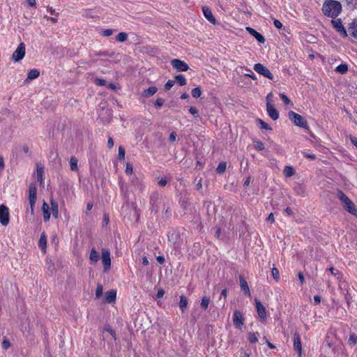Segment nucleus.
I'll return each instance as SVG.
<instances>
[{
    "instance_id": "obj_1",
    "label": "nucleus",
    "mask_w": 357,
    "mask_h": 357,
    "mask_svg": "<svg viewBox=\"0 0 357 357\" xmlns=\"http://www.w3.org/2000/svg\"><path fill=\"white\" fill-rule=\"evenodd\" d=\"M342 6L336 0H325L321 8L323 14L331 18H336L342 12Z\"/></svg>"
},
{
    "instance_id": "obj_2",
    "label": "nucleus",
    "mask_w": 357,
    "mask_h": 357,
    "mask_svg": "<svg viewBox=\"0 0 357 357\" xmlns=\"http://www.w3.org/2000/svg\"><path fill=\"white\" fill-rule=\"evenodd\" d=\"M337 196L343 204L344 208L352 215H357V208L351 199L342 191L338 192Z\"/></svg>"
},
{
    "instance_id": "obj_3",
    "label": "nucleus",
    "mask_w": 357,
    "mask_h": 357,
    "mask_svg": "<svg viewBox=\"0 0 357 357\" xmlns=\"http://www.w3.org/2000/svg\"><path fill=\"white\" fill-rule=\"evenodd\" d=\"M289 119L297 126L303 128H307L308 125L307 121L300 114L290 111L288 113Z\"/></svg>"
},
{
    "instance_id": "obj_4",
    "label": "nucleus",
    "mask_w": 357,
    "mask_h": 357,
    "mask_svg": "<svg viewBox=\"0 0 357 357\" xmlns=\"http://www.w3.org/2000/svg\"><path fill=\"white\" fill-rule=\"evenodd\" d=\"M37 188L35 184L31 183L29 187V202L30 204V212L33 215L36 202Z\"/></svg>"
},
{
    "instance_id": "obj_5",
    "label": "nucleus",
    "mask_w": 357,
    "mask_h": 357,
    "mask_svg": "<svg viewBox=\"0 0 357 357\" xmlns=\"http://www.w3.org/2000/svg\"><path fill=\"white\" fill-rule=\"evenodd\" d=\"M331 24L333 25V27L335 29L337 32H338L340 34V36H342L344 38L347 37L348 34L347 30L343 26L341 19L333 18V20H331Z\"/></svg>"
},
{
    "instance_id": "obj_6",
    "label": "nucleus",
    "mask_w": 357,
    "mask_h": 357,
    "mask_svg": "<svg viewBox=\"0 0 357 357\" xmlns=\"http://www.w3.org/2000/svg\"><path fill=\"white\" fill-rule=\"evenodd\" d=\"M101 260L105 271H107L111 267V257L110 252L107 249H102L101 251Z\"/></svg>"
},
{
    "instance_id": "obj_7",
    "label": "nucleus",
    "mask_w": 357,
    "mask_h": 357,
    "mask_svg": "<svg viewBox=\"0 0 357 357\" xmlns=\"http://www.w3.org/2000/svg\"><path fill=\"white\" fill-rule=\"evenodd\" d=\"M10 215L7 206L3 204L0 205V223L3 226H7L9 223Z\"/></svg>"
},
{
    "instance_id": "obj_8",
    "label": "nucleus",
    "mask_w": 357,
    "mask_h": 357,
    "mask_svg": "<svg viewBox=\"0 0 357 357\" xmlns=\"http://www.w3.org/2000/svg\"><path fill=\"white\" fill-rule=\"evenodd\" d=\"M254 70L259 74L262 75L265 77L273 79V75L271 73V71L263 64L261 63H256L254 66Z\"/></svg>"
},
{
    "instance_id": "obj_9",
    "label": "nucleus",
    "mask_w": 357,
    "mask_h": 357,
    "mask_svg": "<svg viewBox=\"0 0 357 357\" xmlns=\"http://www.w3.org/2000/svg\"><path fill=\"white\" fill-rule=\"evenodd\" d=\"M172 66L179 72H185L189 69L188 65L183 61L174 59L171 61Z\"/></svg>"
},
{
    "instance_id": "obj_10",
    "label": "nucleus",
    "mask_w": 357,
    "mask_h": 357,
    "mask_svg": "<svg viewBox=\"0 0 357 357\" xmlns=\"http://www.w3.org/2000/svg\"><path fill=\"white\" fill-rule=\"evenodd\" d=\"M25 55V45L23 43H21L14 51L13 54V59L15 61H19L22 60Z\"/></svg>"
},
{
    "instance_id": "obj_11",
    "label": "nucleus",
    "mask_w": 357,
    "mask_h": 357,
    "mask_svg": "<svg viewBox=\"0 0 357 357\" xmlns=\"http://www.w3.org/2000/svg\"><path fill=\"white\" fill-rule=\"evenodd\" d=\"M255 307L258 317L261 319V321H265L267 317L266 310L265 307L257 299H255Z\"/></svg>"
},
{
    "instance_id": "obj_12",
    "label": "nucleus",
    "mask_w": 357,
    "mask_h": 357,
    "mask_svg": "<svg viewBox=\"0 0 357 357\" xmlns=\"http://www.w3.org/2000/svg\"><path fill=\"white\" fill-rule=\"evenodd\" d=\"M233 322L236 328L241 329L243 326V314L239 310H235L233 314Z\"/></svg>"
},
{
    "instance_id": "obj_13",
    "label": "nucleus",
    "mask_w": 357,
    "mask_h": 357,
    "mask_svg": "<svg viewBox=\"0 0 357 357\" xmlns=\"http://www.w3.org/2000/svg\"><path fill=\"white\" fill-rule=\"evenodd\" d=\"M266 111L268 116L273 121H276L277 119H278L279 113L272 103L267 104Z\"/></svg>"
},
{
    "instance_id": "obj_14",
    "label": "nucleus",
    "mask_w": 357,
    "mask_h": 357,
    "mask_svg": "<svg viewBox=\"0 0 357 357\" xmlns=\"http://www.w3.org/2000/svg\"><path fill=\"white\" fill-rule=\"evenodd\" d=\"M202 12L206 19L211 23L215 24L216 22L215 18L213 16L211 10L207 6H202Z\"/></svg>"
},
{
    "instance_id": "obj_15",
    "label": "nucleus",
    "mask_w": 357,
    "mask_h": 357,
    "mask_svg": "<svg viewBox=\"0 0 357 357\" xmlns=\"http://www.w3.org/2000/svg\"><path fill=\"white\" fill-rule=\"evenodd\" d=\"M247 31L252 35L253 37L255 38V39L260 43H264L265 38L259 32H257L256 30L251 27H246Z\"/></svg>"
},
{
    "instance_id": "obj_16",
    "label": "nucleus",
    "mask_w": 357,
    "mask_h": 357,
    "mask_svg": "<svg viewBox=\"0 0 357 357\" xmlns=\"http://www.w3.org/2000/svg\"><path fill=\"white\" fill-rule=\"evenodd\" d=\"M294 347L295 350L299 354V355H301L302 351V345L300 335L297 333H294Z\"/></svg>"
},
{
    "instance_id": "obj_17",
    "label": "nucleus",
    "mask_w": 357,
    "mask_h": 357,
    "mask_svg": "<svg viewBox=\"0 0 357 357\" xmlns=\"http://www.w3.org/2000/svg\"><path fill=\"white\" fill-rule=\"evenodd\" d=\"M116 291L114 290H111L107 291L105 295V301L108 303H114L116 300Z\"/></svg>"
},
{
    "instance_id": "obj_18",
    "label": "nucleus",
    "mask_w": 357,
    "mask_h": 357,
    "mask_svg": "<svg viewBox=\"0 0 357 357\" xmlns=\"http://www.w3.org/2000/svg\"><path fill=\"white\" fill-rule=\"evenodd\" d=\"M99 260V254L96 250L93 248L89 253V261L91 264H96Z\"/></svg>"
},
{
    "instance_id": "obj_19",
    "label": "nucleus",
    "mask_w": 357,
    "mask_h": 357,
    "mask_svg": "<svg viewBox=\"0 0 357 357\" xmlns=\"http://www.w3.org/2000/svg\"><path fill=\"white\" fill-rule=\"evenodd\" d=\"M42 212H43L44 220L45 222L48 221L50 218L51 214L50 212L49 205L45 202H44L42 205Z\"/></svg>"
},
{
    "instance_id": "obj_20",
    "label": "nucleus",
    "mask_w": 357,
    "mask_h": 357,
    "mask_svg": "<svg viewBox=\"0 0 357 357\" xmlns=\"http://www.w3.org/2000/svg\"><path fill=\"white\" fill-rule=\"evenodd\" d=\"M50 205H51V211L52 215L54 218H57L59 217V205L56 202H55L54 199L50 200Z\"/></svg>"
},
{
    "instance_id": "obj_21",
    "label": "nucleus",
    "mask_w": 357,
    "mask_h": 357,
    "mask_svg": "<svg viewBox=\"0 0 357 357\" xmlns=\"http://www.w3.org/2000/svg\"><path fill=\"white\" fill-rule=\"evenodd\" d=\"M240 286L241 289L245 292V294H246L248 296H250L251 293L248 282L243 278H240Z\"/></svg>"
},
{
    "instance_id": "obj_22",
    "label": "nucleus",
    "mask_w": 357,
    "mask_h": 357,
    "mask_svg": "<svg viewBox=\"0 0 357 357\" xmlns=\"http://www.w3.org/2000/svg\"><path fill=\"white\" fill-rule=\"evenodd\" d=\"M349 29L350 31L351 35L357 40V20H354L349 24Z\"/></svg>"
},
{
    "instance_id": "obj_23",
    "label": "nucleus",
    "mask_w": 357,
    "mask_h": 357,
    "mask_svg": "<svg viewBox=\"0 0 357 357\" xmlns=\"http://www.w3.org/2000/svg\"><path fill=\"white\" fill-rule=\"evenodd\" d=\"M188 304V298L184 296L181 295L180 296V301H179V307L182 312H184L185 309L187 308Z\"/></svg>"
},
{
    "instance_id": "obj_24",
    "label": "nucleus",
    "mask_w": 357,
    "mask_h": 357,
    "mask_svg": "<svg viewBox=\"0 0 357 357\" xmlns=\"http://www.w3.org/2000/svg\"><path fill=\"white\" fill-rule=\"evenodd\" d=\"M47 246V237L45 234V233L41 234L39 242H38V247L42 250L45 251Z\"/></svg>"
},
{
    "instance_id": "obj_25",
    "label": "nucleus",
    "mask_w": 357,
    "mask_h": 357,
    "mask_svg": "<svg viewBox=\"0 0 357 357\" xmlns=\"http://www.w3.org/2000/svg\"><path fill=\"white\" fill-rule=\"evenodd\" d=\"M158 91V89L156 86H150L147 89L144 90L143 92V96L144 97H151L153 96Z\"/></svg>"
},
{
    "instance_id": "obj_26",
    "label": "nucleus",
    "mask_w": 357,
    "mask_h": 357,
    "mask_svg": "<svg viewBox=\"0 0 357 357\" xmlns=\"http://www.w3.org/2000/svg\"><path fill=\"white\" fill-rule=\"evenodd\" d=\"M40 72L37 69H31L27 74V79L32 80L39 77Z\"/></svg>"
},
{
    "instance_id": "obj_27",
    "label": "nucleus",
    "mask_w": 357,
    "mask_h": 357,
    "mask_svg": "<svg viewBox=\"0 0 357 357\" xmlns=\"http://www.w3.org/2000/svg\"><path fill=\"white\" fill-rule=\"evenodd\" d=\"M259 337V333H249L248 335V341L252 344L257 342Z\"/></svg>"
},
{
    "instance_id": "obj_28",
    "label": "nucleus",
    "mask_w": 357,
    "mask_h": 357,
    "mask_svg": "<svg viewBox=\"0 0 357 357\" xmlns=\"http://www.w3.org/2000/svg\"><path fill=\"white\" fill-rule=\"evenodd\" d=\"M209 303H210V298L207 296H203L202 298L200 307L202 309L206 310L208 309Z\"/></svg>"
},
{
    "instance_id": "obj_29",
    "label": "nucleus",
    "mask_w": 357,
    "mask_h": 357,
    "mask_svg": "<svg viewBox=\"0 0 357 357\" xmlns=\"http://www.w3.org/2000/svg\"><path fill=\"white\" fill-rule=\"evenodd\" d=\"M70 167L72 171L76 172L78 170L77 159L74 156L70 159Z\"/></svg>"
},
{
    "instance_id": "obj_30",
    "label": "nucleus",
    "mask_w": 357,
    "mask_h": 357,
    "mask_svg": "<svg viewBox=\"0 0 357 357\" xmlns=\"http://www.w3.org/2000/svg\"><path fill=\"white\" fill-rule=\"evenodd\" d=\"M295 174V170L291 166H285L284 169V174L286 177H291Z\"/></svg>"
},
{
    "instance_id": "obj_31",
    "label": "nucleus",
    "mask_w": 357,
    "mask_h": 357,
    "mask_svg": "<svg viewBox=\"0 0 357 357\" xmlns=\"http://www.w3.org/2000/svg\"><path fill=\"white\" fill-rule=\"evenodd\" d=\"M348 70V66L346 63H341L340 65L337 66L335 68V71L337 73L344 74Z\"/></svg>"
},
{
    "instance_id": "obj_32",
    "label": "nucleus",
    "mask_w": 357,
    "mask_h": 357,
    "mask_svg": "<svg viewBox=\"0 0 357 357\" xmlns=\"http://www.w3.org/2000/svg\"><path fill=\"white\" fill-rule=\"evenodd\" d=\"M175 79L180 86H185L187 83L186 79L183 75H176Z\"/></svg>"
},
{
    "instance_id": "obj_33",
    "label": "nucleus",
    "mask_w": 357,
    "mask_h": 357,
    "mask_svg": "<svg viewBox=\"0 0 357 357\" xmlns=\"http://www.w3.org/2000/svg\"><path fill=\"white\" fill-rule=\"evenodd\" d=\"M257 123H258L259 126L261 129L268 130H272L271 127L267 123H266L265 121H264L263 120H261L260 119H257Z\"/></svg>"
},
{
    "instance_id": "obj_34",
    "label": "nucleus",
    "mask_w": 357,
    "mask_h": 357,
    "mask_svg": "<svg viewBox=\"0 0 357 357\" xmlns=\"http://www.w3.org/2000/svg\"><path fill=\"white\" fill-rule=\"evenodd\" d=\"M36 173H37V180L38 181H40V182H42L43 181V173H44V169L43 167H37V169H36Z\"/></svg>"
},
{
    "instance_id": "obj_35",
    "label": "nucleus",
    "mask_w": 357,
    "mask_h": 357,
    "mask_svg": "<svg viewBox=\"0 0 357 357\" xmlns=\"http://www.w3.org/2000/svg\"><path fill=\"white\" fill-rule=\"evenodd\" d=\"M116 38L119 42H124L128 39V34L125 32H121L116 36Z\"/></svg>"
},
{
    "instance_id": "obj_36",
    "label": "nucleus",
    "mask_w": 357,
    "mask_h": 357,
    "mask_svg": "<svg viewBox=\"0 0 357 357\" xmlns=\"http://www.w3.org/2000/svg\"><path fill=\"white\" fill-rule=\"evenodd\" d=\"M226 167H227L226 162H222L219 163V165H218V167L216 168L217 172L219 174L224 173L226 170Z\"/></svg>"
},
{
    "instance_id": "obj_37",
    "label": "nucleus",
    "mask_w": 357,
    "mask_h": 357,
    "mask_svg": "<svg viewBox=\"0 0 357 357\" xmlns=\"http://www.w3.org/2000/svg\"><path fill=\"white\" fill-rule=\"evenodd\" d=\"M202 95V91L199 87H196L192 90V96L195 98H198Z\"/></svg>"
},
{
    "instance_id": "obj_38",
    "label": "nucleus",
    "mask_w": 357,
    "mask_h": 357,
    "mask_svg": "<svg viewBox=\"0 0 357 357\" xmlns=\"http://www.w3.org/2000/svg\"><path fill=\"white\" fill-rule=\"evenodd\" d=\"M254 147L257 151H263L265 149L264 144L259 140L255 141Z\"/></svg>"
},
{
    "instance_id": "obj_39",
    "label": "nucleus",
    "mask_w": 357,
    "mask_h": 357,
    "mask_svg": "<svg viewBox=\"0 0 357 357\" xmlns=\"http://www.w3.org/2000/svg\"><path fill=\"white\" fill-rule=\"evenodd\" d=\"M271 274L275 281H278L280 278V273L278 268H273L271 270Z\"/></svg>"
},
{
    "instance_id": "obj_40",
    "label": "nucleus",
    "mask_w": 357,
    "mask_h": 357,
    "mask_svg": "<svg viewBox=\"0 0 357 357\" xmlns=\"http://www.w3.org/2000/svg\"><path fill=\"white\" fill-rule=\"evenodd\" d=\"M348 342L349 344L354 345L357 342V336L354 334H351L349 336Z\"/></svg>"
},
{
    "instance_id": "obj_41",
    "label": "nucleus",
    "mask_w": 357,
    "mask_h": 357,
    "mask_svg": "<svg viewBox=\"0 0 357 357\" xmlns=\"http://www.w3.org/2000/svg\"><path fill=\"white\" fill-rule=\"evenodd\" d=\"M118 157L120 160H123L125 158V150L121 146L119 147Z\"/></svg>"
},
{
    "instance_id": "obj_42",
    "label": "nucleus",
    "mask_w": 357,
    "mask_h": 357,
    "mask_svg": "<svg viewBox=\"0 0 357 357\" xmlns=\"http://www.w3.org/2000/svg\"><path fill=\"white\" fill-rule=\"evenodd\" d=\"M164 102H165L164 99H162L161 98H158L155 100L154 105L156 107L160 108L163 105Z\"/></svg>"
},
{
    "instance_id": "obj_43",
    "label": "nucleus",
    "mask_w": 357,
    "mask_h": 357,
    "mask_svg": "<svg viewBox=\"0 0 357 357\" xmlns=\"http://www.w3.org/2000/svg\"><path fill=\"white\" fill-rule=\"evenodd\" d=\"M113 32H114L113 29H104L101 31V35L107 37V36H111L113 33Z\"/></svg>"
},
{
    "instance_id": "obj_44",
    "label": "nucleus",
    "mask_w": 357,
    "mask_h": 357,
    "mask_svg": "<svg viewBox=\"0 0 357 357\" xmlns=\"http://www.w3.org/2000/svg\"><path fill=\"white\" fill-rule=\"evenodd\" d=\"M280 98L283 100L284 104L289 105L291 103L290 99L284 93H280Z\"/></svg>"
},
{
    "instance_id": "obj_45",
    "label": "nucleus",
    "mask_w": 357,
    "mask_h": 357,
    "mask_svg": "<svg viewBox=\"0 0 357 357\" xmlns=\"http://www.w3.org/2000/svg\"><path fill=\"white\" fill-rule=\"evenodd\" d=\"M94 82L96 85H98V86H105L106 84V81L105 79H100V78H96L94 80Z\"/></svg>"
},
{
    "instance_id": "obj_46",
    "label": "nucleus",
    "mask_w": 357,
    "mask_h": 357,
    "mask_svg": "<svg viewBox=\"0 0 357 357\" xmlns=\"http://www.w3.org/2000/svg\"><path fill=\"white\" fill-rule=\"evenodd\" d=\"M102 294V287L100 285H98L96 290V296L97 298H100Z\"/></svg>"
},
{
    "instance_id": "obj_47",
    "label": "nucleus",
    "mask_w": 357,
    "mask_h": 357,
    "mask_svg": "<svg viewBox=\"0 0 357 357\" xmlns=\"http://www.w3.org/2000/svg\"><path fill=\"white\" fill-rule=\"evenodd\" d=\"M174 84V82L172 80H168L166 84H165V90L168 91L169 90Z\"/></svg>"
},
{
    "instance_id": "obj_48",
    "label": "nucleus",
    "mask_w": 357,
    "mask_h": 357,
    "mask_svg": "<svg viewBox=\"0 0 357 357\" xmlns=\"http://www.w3.org/2000/svg\"><path fill=\"white\" fill-rule=\"evenodd\" d=\"M303 155L306 158L310 159L312 160H314L316 159V155L314 154H310V153H307L306 152H303Z\"/></svg>"
},
{
    "instance_id": "obj_49",
    "label": "nucleus",
    "mask_w": 357,
    "mask_h": 357,
    "mask_svg": "<svg viewBox=\"0 0 357 357\" xmlns=\"http://www.w3.org/2000/svg\"><path fill=\"white\" fill-rule=\"evenodd\" d=\"M176 134L175 132H172L169 135V142H174L176 141Z\"/></svg>"
},
{
    "instance_id": "obj_50",
    "label": "nucleus",
    "mask_w": 357,
    "mask_h": 357,
    "mask_svg": "<svg viewBox=\"0 0 357 357\" xmlns=\"http://www.w3.org/2000/svg\"><path fill=\"white\" fill-rule=\"evenodd\" d=\"M273 24L277 29H281L282 27V22L278 20H275L273 21Z\"/></svg>"
},
{
    "instance_id": "obj_51",
    "label": "nucleus",
    "mask_w": 357,
    "mask_h": 357,
    "mask_svg": "<svg viewBox=\"0 0 357 357\" xmlns=\"http://www.w3.org/2000/svg\"><path fill=\"white\" fill-rule=\"evenodd\" d=\"M126 173L128 174H130L132 173V167L130 164H127L126 167Z\"/></svg>"
},
{
    "instance_id": "obj_52",
    "label": "nucleus",
    "mask_w": 357,
    "mask_h": 357,
    "mask_svg": "<svg viewBox=\"0 0 357 357\" xmlns=\"http://www.w3.org/2000/svg\"><path fill=\"white\" fill-rule=\"evenodd\" d=\"M329 271H330L331 273L333 275H334V276H338V275H339V274H340L339 271H338L337 270L335 269V268H333V267H331V268H329Z\"/></svg>"
},
{
    "instance_id": "obj_53",
    "label": "nucleus",
    "mask_w": 357,
    "mask_h": 357,
    "mask_svg": "<svg viewBox=\"0 0 357 357\" xmlns=\"http://www.w3.org/2000/svg\"><path fill=\"white\" fill-rule=\"evenodd\" d=\"M189 112H190L191 114H192V115L195 116V115H197V114H198V110L197 109V108H196V107H191L189 109Z\"/></svg>"
},
{
    "instance_id": "obj_54",
    "label": "nucleus",
    "mask_w": 357,
    "mask_h": 357,
    "mask_svg": "<svg viewBox=\"0 0 357 357\" xmlns=\"http://www.w3.org/2000/svg\"><path fill=\"white\" fill-rule=\"evenodd\" d=\"M158 185H160V186H165L166 184H167V180L164 178H161L159 181H158Z\"/></svg>"
},
{
    "instance_id": "obj_55",
    "label": "nucleus",
    "mask_w": 357,
    "mask_h": 357,
    "mask_svg": "<svg viewBox=\"0 0 357 357\" xmlns=\"http://www.w3.org/2000/svg\"><path fill=\"white\" fill-rule=\"evenodd\" d=\"M165 294V291L163 289H158L157 294H156V297L160 298H162L163 296Z\"/></svg>"
},
{
    "instance_id": "obj_56",
    "label": "nucleus",
    "mask_w": 357,
    "mask_h": 357,
    "mask_svg": "<svg viewBox=\"0 0 357 357\" xmlns=\"http://www.w3.org/2000/svg\"><path fill=\"white\" fill-rule=\"evenodd\" d=\"M113 146H114V141H113L112 138L111 137H109L107 140V146L109 149H111L113 147Z\"/></svg>"
},
{
    "instance_id": "obj_57",
    "label": "nucleus",
    "mask_w": 357,
    "mask_h": 357,
    "mask_svg": "<svg viewBox=\"0 0 357 357\" xmlns=\"http://www.w3.org/2000/svg\"><path fill=\"white\" fill-rule=\"evenodd\" d=\"M272 98H273V94L272 93H270L267 95L266 96V105L268 104V103H271L272 102Z\"/></svg>"
},
{
    "instance_id": "obj_58",
    "label": "nucleus",
    "mask_w": 357,
    "mask_h": 357,
    "mask_svg": "<svg viewBox=\"0 0 357 357\" xmlns=\"http://www.w3.org/2000/svg\"><path fill=\"white\" fill-rule=\"evenodd\" d=\"M26 3L30 7H34L36 4V0H27Z\"/></svg>"
},
{
    "instance_id": "obj_59",
    "label": "nucleus",
    "mask_w": 357,
    "mask_h": 357,
    "mask_svg": "<svg viewBox=\"0 0 357 357\" xmlns=\"http://www.w3.org/2000/svg\"><path fill=\"white\" fill-rule=\"evenodd\" d=\"M266 220L268 222H273L275 221L274 215H273V214L272 213H271L269 214V215L268 216Z\"/></svg>"
},
{
    "instance_id": "obj_60",
    "label": "nucleus",
    "mask_w": 357,
    "mask_h": 357,
    "mask_svg": "<svg viewBox=\"0 0 357 357\" xmlns=\"http://www.w3.org/2000/svg\"><path fill=\"white\" fill-rule=\"evenodd\" d=\"M2 346H3V347L4 349H8V348H9V347H10V342H9V341L6 340H3V342H2Z\"/></svg>"
},
{
    "instance_id": "obj_61",
    "label": "nucleus",
    "mask_w": 357,
    "mask_h": 357,
    "mask_svg": "<svg viewBox=\"0 0 357 357\" xmlns=\"http://www.w3.org/2000/svg\"><path fill=\"white\" fill-rule=\"evenodd\" d=\"M314 303H315L316 305L319 304V303H320V302H321V298H320V296H317V295L314 296Z\"/></svg>"
},
{
    "instance_id": "obj_62",
    "label": "nucleus",
    "mask_w": 357,
    "mask_h": 357,
    "mask_svg": "<svg viewBox=\"0 0 357 357\" xmlns=\"http://www.w3.org/2000/svg\"><path fill=\"white\" fill-rule=\"evenodd\" d=\"M156 259L157 261L160 264H162L165 262V258L163 256H158L157 257Z\"/></svg>"
},
{
    "instance_id": "obj_63",
    "label": "nucleus",
    "mask_w": 357,
    "mask_h": 357,
    "mask_svg": "<svg viewBox=\"0 0 357 357\" xmlns=\"http://www.w3.org/2000/svg\"><path fill=\"white\" fill-rule=\"evenodd\" d=\"M298 277L301 283L303 284L305 281L304 275H303V273L300 272L298 275Z\"/></svg>"
},
{
    "instance_id": "obj_64",
    "label": "nucleus",
    "mask_w": 357,
    "mask_h": 357,
    "mask_svg": "<svg viewBox=\"0 0 357 357\" xmlns=\"http://www.w3.org/2000/svg\"><path fill=\"white\" fill-rule=\"evenodd\" d=\"M351 143L356 146L357 147V138L356 137H351Z\"/></svg>"
}]
</instances>
